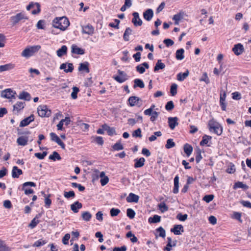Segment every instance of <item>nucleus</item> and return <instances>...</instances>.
Returning <instances> with one entry per match:
<instances>
[{
  "mask_svg": "<svg viewBox=\"0 0 251 251\" xmlns=\"http://www.w3.org/2000/svg\"><path fill=\"white\" fill-rule=\"evenodd\" d=\"M70 25L68 19L65 17L56 18L53 21V26L55 28H58L64 31Z\"/></svg>",
  "mask_w": 251,
  "mask_h": 251,
  "instance_id": "nucleus-1",
  "label": "nucleus"
},
{
  "mask_svg": "<svg viewBox=\"0 0 251 251\" xmlns=\"http://www.w3.org/2000/svg\"><path fill=\"white\" fill-rule=\"evenodd\" d=\"M41 47L40 45L28 46L22 51L21 55L26 58H29L41 49Z\"/></svg>",
  "mask_w": 251,
  "mask_h": 251,
  "instance_id": "nucleus-2",
  "label": "nucleus"
},
{
  "mask_svg": "<svg viewBox=\"0 0 251 251\" xmlns=\"http://www.w3.org/2000/svg\"><path fill=\"white\" fill-rule=\"evenodd\" d=\"M208 126L210 132H214L218 135H220L222 134L223 129L218 123H215L210 121L208 124Z\"/></svg>",
  "mask_w": 251,
  "mask_h": 251,
  "instance_id": "nucleus-3",
  "label": "nucleus"
},
{
  "mask_svg": "<svg viewBox=\"0 0 251 251\" xmlns=\"http://www.w3.org/2000/svg\"><path fill=\"white\" fill-rule=\"evenodd\" d=\"M28 18L25 16L24 13L21 12L17 14L15 16H12L10 20L12 23L13 25H16L21 20L23 19H27Z\"/></svg>",
  "mask_w": 251,
  "mask_h": 251,
  "instance_id": "nucleus-4",
  "label": "nucleus"
},
{
  "mask_svg": "<svg viewBox=\"0 0 251 251\" xmlns=\"http://www.w3.org/2000/svg\"><path fill=\"white\" fill-rule=\"evenodd\" d=\"M38 113L40 117H49L51 114V111L46 105H40L38 108Z\"/></svg>",
  "mask_w": 251,
  "mask_h": 251,
  "instance_id": "nucleus-5",
  "label": "nucleus"
},
{
  "mask_svg": "<svg viewBox=\"0 0 251 251\" xmlns=\"http://www.w3.org/2000/svg\"><path fill=\"white\" fill-rule=\"evenodd\" d=\"M118 73L119 75H114L113 78L119 83H123L127 79V75L124 72L118 70Z\"/></svg>",
  "mask_w": 251,
  "mask_h": 251,
  "instance_id": "nucleus-6",
  "label": "nucleus"
},
{
  "mask_svg": "<svg viewBox=\"0 0 251 251\" xmlns=\"http://www.w3.org/2000/svg\"><path fill=\"white\" fill-rule=\"evenodd\" d=\"M27 186L35 187L36 184L33 182H26L23 184L22 190L24 191L25 194L29 195L33 193V190L31 189H26Z\"/></svg>",
  "mask_w": 251,
  "mask_h": 251,
  "instance_id": "nucleus-7",
  "label": "nucleus"
},
{
  "mask_svg": "<svg viewBox=\"0 0 251 251\" xmlns=\"http://www.w3.org/2000/svg\"><path fill=\"white\" fill-rule=\"evenodd\" d=\"M36 7V9H35L32 11L31 13L32 14H38L40 12V5L39 3H33L31 2L29 5H28L26 7V9L27 10H29L31 8Z\"/></svg>",
  "mask_w": 251,
  "mask_h": 251,
  "instance_id": "nucleus-8",
  "label": "nucleus"
},
{
  "mask_svg": "<svg viewBox=\"0 0 251 251\" xmlns=\"http://www.w3.org/2000/svg\"><path fill=\"white\" fill-rule=\"evenodd\" d=\"M133 18L132 20V23L135 26H141L142 25V21L139 18L138 13L134 12L132 14Z\"/></svg>",
  "mask_w": 251,
  "mask_h": 251,
  "instance_id": "nucleus-9",
  "label": "nucleus"
},
{
  "mask_svg": "<svg viewBox=\"0 0 251 251\" xmlns=\"http://www.w3.org/2000/svg\"><path fill=\"white\" fill-rule=\"evenodd\" d=\"M60 70H64L65 73L72 72L74 70V66L72 63H62L60 66Z\"/></svg>",
  "mask_w": 251,
  "mask_h": 251,
  "instance_id": "nucleus-10",
  "label": "nucleus"
},
{
  "mask_svg": "<svg viewBox=\"0 0 251 251\" xmlns=\"http://www.w3.org/2000/svg\"><path fill=\"white\" fill-rule=\"evenodd\" d=\"M244 50L243 46L240 43L235 45L234 47L232 48V51L236 55L241 54L243 53Z\"/></svg>",
  "mask_w": 251,
  "mask_h": 251,
  "instance_id": "nucleus-11",
  "label": "nucleus"
},
{
  "mask_svg": "<svg viewBox=\"0 0 251 251\" xmlns=\"http://www.w3.org/2000/svg\"><path fill=\"white\" fill-rule=\"evenodd\" d=\"M16 93L13 92L10 89H7L2 91L1 96L2 97L6 99H11L14 97Z\"/></svg>",
  "mask_w": 251,
  "mask_h": 251,
  "instance_id": "nucleus-12",
  "label": "nucleus"
},
{
  "mask_svg": "<svg viewBox=\"0 0 251 251\" xmlns=\"http://www.w3.org/2000/svg\"><path fill=\"white\" fill-rule=\"evenodd\" d=\"M171 231L175 235H180L181 234V232H184L183 227L181 225H176L173 228L171 229Z\"/></svg>",
  "mask_w": 251,
  "mask_h": 251,
  "instance_id": "nucleus-13",
  "label": "nucleus"
},
{
  "mask_svg": "<svg viewBox=\"0 0 251 251\" xmlns=\"http://www.w3.org/2000/svg\"><path fill=\"white\" fill-rule=\"evenodd\" d=\"M177 121L178 118L176 117L168 118L169 126L171 129H174L178 125Z\"/></svg>",
  "mask_w": 251,
  "mask_h": 251,
  "instance_id": "nucleus-14",
  "label": "nucleus"
},
{
  "mask_svg": "<svg viewBox=\"0 0 251 251\" xmlns=\"http://www.w3.org/2000/svg\"><path fill=\"white\" fill-rule=\"evenodd\" d=\"M34 120L33 115H31L30 116L24 119L20 124V126L23 127L28 125L31 122Z\"/></svg>",
  "mask_w": 251,
  "mask_h": 251,
  "instance_id": "nucleus-15",
  "label": "nucleus"
},
{
  "mask_svg": "<svg viewBox=\"0 0 251 251\" xmlns=\"http://www.w3.org/2000/svg\"><path fill=\"white\" fill-rule=\"evenodd\" d=\"M82 204L78 201L75 202L71 205V209L75 213L78 212V210L81 208Z\"/></svg>",
  "mask_w": 251,
  "mask_h": 251,
  "instance_id": "nucleus-16",
  "label": "nucleus"
},
{
  "mask_svg": "<svg viewBox=\"0 0 251 251\" xmlns=\"http://www.w3.org/2000/svg\"><path fill=\"white\" fill-rule=\"evenodd\" d=\"M139 197L133 193H130L126 198V201L128 202H137L139 201Z\"/></svg>",
  "mask_w": 251,
  "mask_h": 251,
  "instance_id": "nucleus-17",
  "label": "nucleus"
},
{
  "mask_svg": "<svg viewBox=\"0 0 251 251\" xmlns=\"http://www.w3.org/2000/svg\"><path fill=\"white\" fill-rule=\"evenodd\" d=\"M94 28L91 25H88L83 27L82 32L83 33L92 35L94 33Z\"/></svg>",
  "mask_w": 251,
  "mask_h": 251,
  "instance_id": "nucleus-18",
  "label": "nucleus"
},
{
  "mask_svg": "<svg viewBox=\"0 0 251 251\" xmlns=\"http://www.w3.org/2000/svg\"><path fill=\"white\" fill-rule=\"evenodd\" d=\"M15 67V64L13 63H8L3 65L0 66V72H2L4 71H9Z\"/></svg>",
  "mask_w": 251,
  "mask_h": 251,
  "instance_id": "nucleus-19",
  "label": "nucleus"
},
{
  "mask_svg": "<svg viewBox=\"0 0 251 251\" xmlns=\"http://www.w3.org/2000/svg\"><path fill=\"white\" fill-rule=\"evenodd\" d=\"M23 174L22 170L18 168L17 166H14L12 170V176L13 178H18L19 176Z\"/></svg>",
  "mask_w": 251,
  "mask_h": 251,
  "instance_id": "nucleus-20",
  "label": "nucleus"
},
{
  "mask_svg": "<svg viewBox=\"0 0 251 251\" xmlns=\"http://www.w3.org/2000/svg\"><path fill=\"white\" fill-rule=\"evenodd\" d=\"M153 12L152 9H148L143 13L144 18L148 21H150L152 18Z\"/></svg>",
  "mask_w": 251,
  "mask_h": 251,
  "instance_id": "nucleus-21",
  "label": "nucleus"
},
{
  "mask_svg": "<svg viewBox=\"0 0 251 251\" xmlns=\"http://www.w3.org/2000/svg\"><path fill=\"white\" fill-rule=\"evenodd\" d=\"M149 69V65L147 62H144L142 65H138L136 67V70L140 74H143L145 72V68Z\"/></svg>",
  "mask_w": 251,
  "mask_h": 251,
  "instance_id": "nucleus-22",
  "label": "nucleus"
},
{
  "mask_svg": "<svg viewBox=\"0 0 251 251\" xmlns=\"http://www.w3.org/2000/svg\"><path fill=\"white\" fill-rule=\"evenodd\" d=\"M28 142V137L25 136H22L17 139V142L19 145L25 146Z\"/></svg>",
  "mask_w": 251,
  "mask_h": 251,
  "instance_id": "nucleus-23",
  "label": "nucleus"
},
{
  "mask_svg": "<svg viewBox=\"0 0 251 251\" xmlns=\"http://www.w3.org/2000/svg\"><path fill=\"white\" fill-rule=\"evenodd\" d=\"M79 71H85L87 73L89 72V63L88 62H85L84 63H81L79 64V66L78 67Z\"/></svg>",
  "mask_w": 251,
  "mask_h": 251,
  "instance_id": "nucleus-24",
  "label": "nucleus"
},
{
  "mask_svg": "<svg viewBox=\"0 0 251 251\" xmlns=\"http://www.w3.org/2000/svg\"><path fill=\"white\" fill-rule=\"evenodd\" d=\"M72 52L76 54L82 55L84 53V50L76 45H73L72 46Z\"/></svg>",
  "mask_w": 251,
  "mask_h": 251,
  "instance_id": "nucleus-25",
  "label": "nucleus"
},
{
  "mask_svg": "<svg viewBox=\"0 0 251 251\" xmlns=\"http://www.w3.org/2000/svg\"><path fill=\"white\" fill-rule=\"evenodd\" d=\"M67 52V47L64 45L61 47V48L58 49L57 51V55L59 57H62L63 55L66 54Z\"/></svg>",
  "mask_w": 251,
  "mask_h": 251,
  "instance_id": "nucleus-26",
  "label": "nucleus"
},
{
  "mask_svg": "<svg viewBox=\"0 0 251 251\" xmlns=\"http://www.w3.org/2000/svg\"><path fill=\"white\" fill-rule=\"evenodd\" d=\"M137 87L140 88H143L145 87V84L143 80L139 78H136L134 80L133 87L135 88Z\"/></svg>",
  "mask_w": 251,
  "mask_h": 251,
  "instance_id": "nucleus-27",
  "label": "nucleus"
},
{
  "mask_svg": "<svg viewBox=\"0 0 251 251\" xmlns=\"http://www.w3.org/2000/svg\"><path fill=\"white\" fill-rule=\"evenodd\" d=\"M211 136L207 135H204L202 137V139L200 142V145L204 146L205 145H207V146H210V145H207V144L210 141H211Z\"/></svg>",
  "mask_w": 251,
  "mask_h": 251,
  "instance_id": "nucleus-28",
  "label": "nucleus"
},
{
  "mask_svg": "<svg viewBox=\"0 0 251 251\" xmlns=\"http://www.w3.org/2000/svg\"><path fill=\"white\" fill-rule=\"evenodd\" d=\"M25 103L22 101H18L13 106V110L19 112L24 108Z\"/></svg>",
  "mask_w": 251,
  "mask_h": 251,
  "instance_id": "nucleus-29",
  "label": "nucleus"
},
{
  "mask_svg": "<svg viewBox=\"0 0 251 251\" xmlns=\"http://www.w3.org/2000/svg\"><path fill=\"white\" fill-rule=\"evenodd\" d=\"M242 188L244 190H247L249 188V186L245 184H244L242 182L238 181L236 182L233 185V189H236L237 188Z\"/></svg>",
  "mask_w": 251,
  "mask_h": 251,
  "instance_id": "nucleus-30",
  "label": "nucleus"
},
{
  "mask_svg": "<svg viewBox=\"0 0 251 251\" xmlns=\"http://www.w3.org/2000/svg\"><path fill=\"white\" fill-rule=\"evenodd\" d=\"M19 99L21 100H30V94L26 92L23 91L19 95Z\"/></svg>",
  "mask_w": 251,
  "mask_h": 251,
  "instance_id": "nucleus-31",
  "label": "nucleus"
},
{
  "mask_svg": "<svg viewBox=\"0 0 251 251\" xmlns=\"http://www.w3.org/2000/svg\"><path fill=\"white\" fill-rule=\"evenodd\" d=\"M135 163L134 164V167L135 168H140L144 166V163L145 161V159L143 157H141L139 159H135Z\"/></svg>",
  "mask_w": 251,
  "mask_h": 251,
  "instance_id": "nucleus-32",
  "label": "nucleus"
},
{
  "mask_svg": "<svg viewBox=\"0 0 251 251\" xmlns=\"http://www.w3.org/2000/svg\"><path fill=\"white\" fill-rule=\"evenodd\" d=\"M179 188V178L177 176H176L174 178V187L173 189V193L176 194L178 192Z\"/></svg>",
  "mask_w": 251,
  "mask_h": 251,
  "instance_id": "nucleus-33",
  "label": "nucleus"
},
{
  "mask_svg": "<svg viewBox=\"0 0 251 251\" xmlns=\"http://www.w3.org/2000/svg\"><path fill=\"white\" fill-rule=\"evenodd\" d=\"M92 214L88 211L83 212L81 214V217L83 220L86 222L89 221L92 218Z\"/></svg>",
  "mask_w": 251,
  "mask_h": 251,
  "instance_id": "nucleus-34",
  "label": "nucleus"
},
{
  "mask_svg": "<svg viewBox=\"0 0 251 251\" xmlns=\"http://www.w3.org/2000/svg\"><path fill=\"white\" fill-rule=\"evenodd\" d=\"M165 67V65L161 62V60H158L156 63L154 68V71H158L160 69H163Z\"/></svg>",
  "mask_w": 251,
  "mask_h": 251,
  "instance_id": "nucleus-35",
  "label": "nucleus"
},
{
  "mask_svg": "<svg viewBox=\"0 0 251 251\" xmlns=\"http://www.w3.org/2000/svg\"><path fill=\"white\" fill-rule=\"evenodd\" d=\"M139 100H140V98L135 96L130 97L128 99V102L131 106H134L136 102Z\"/></svg>",
  "mask_w": 251,
  "mask_h": 251,
  "instance_id": "nucleus-36",
  "label": "nucleus"
},
{
  "mask_svg": "<svg viewBox=\"0 0 251 251\" xmlns=\"http://www.w3.org/2000/svg\"><path fill=\"white\" fill-rule=\"evenodd\" d=\"M188 76V70H187L184 73H179L177 75V79L178 81L184 80Z\"/></svg>",
  "mask_w": 251,
  "mask_h": 251,
  "instance_id": "nucleus-37",
  "label": "nucleus"
},
{
  "mask_svg": "<svg viewBox=\"0 0 251 251\" xmlns=\"http://www.w3.org/2000/svg\"><path fill=\"white\" fill-rule=\"evenodd\" d=\"M132 29L130 27H127L126 28L125 33L124 34V39L126 41H128L129 39V36L132 33Z\"/></svg>",
  "mask_w": 251,
  "mask_h": 251,
  "instance_id": "nucleus-38",
  "label": "nucleus"
},
{
  "mask_svg": "<svg viewBox=\"0 0 251 251\" xmlns=\"http://www.w3.org/2000/svg\"><path fill=\"white\" fill-rule=\"evenodd\" d=\"M184 50L183 49H180L176 50V58L177 60H182L184 58Z\"/></svg>",
  "mask_w": 251,
  "mask_h": 251,
  "instance_id": "nucleus-39",
  "label": "nucleus"
},
{
  "mask_svg": "<svg viewBox=\"0 0 251 251\" xmlns=\"http://www.w3.org/2000/svg\"><path fill=\"white\" fill-rule=\"evenodd\" d=\"M49 158L50 160L55 161L56 159L60 160L61 159L58 153L55 151H53L52 154L49 156Z\"/></svg>",
  "mask_w": 251,
  "mask_h": 251,
  "instance_id": "nucleus-40",
  "label": "nucleus"
},
{
  "mask_svg": "<svg viewBox=\"0 0 251 251\" xmlns=\"http://www.w3.org/2000/svg\"><path fill=\"white\" fill-rule=\"evenodd\" d=\"M161 217L157 215H154L152 217H150L149 222L151 223H157L160 221Z\"/></svg>",
  "mask_w": 251,
  "mask_h": 251,
  "instance_id": "nucleus-41",
  "label": "nucleus"
},
{
  "mask_svg": "<svg viewBox=\"0 0 251 251\" xmlns=\"http://www.w3.org/2000/svg\"><path fill=\"white\" fill-rule=\"evenodd\" d=\"M0 251H11V249L6 245L4 241L0 240Z\"/></svg>",
  "mask_w": 251,
  "mask_h": 251,
  "instance_id": "nucleus-42",
  "label": "nucleus"
},
{
  "mask_svg": "<svg viewBox=\"0 0 251 251\" xmlns=\"http://www.w3.org/2000/svg\"><path fill=\"white\" fill-rule=\"evenodd\" d=\"M176 146L175 143L173 141V139H169L167 140V143L165 145V148L169 149L174 147Z\"/></svg>",
  "mask_w": 251,
  "mask_h": 251,
  "instance_id": "nucleus-43",
  "label": "nucleus"
},
{
  "mask_svg": "<svg viewBox=\"0 0 251 251\" xmlns=\"http://www.w3.org/2000/svg\"><path fill=\"white\" fill-rule=\"evenodd\" d=\"M167 240H168V243L167 244L166 247L165 248V250H166L167 251H170L171 250V247H172L173 246H175L176 244L174 243L173 244H172V239H171V237H168Z\"/></svg>",
  "mask_w": 251,
  "mask_h": 251,
  "instance_id": "nucleus-44",
  "label": "nucleus"
},
{
  "mask_svg": "<svg viewBox=\"0 0 251 251\" xmlns=\"http://www.w3.org/2000/svg\"><path fill=\"white\" fill-rule=\"evenodd\" d=\"M79 91L78 87L75 86L73 87V92L71 93V97L73 99L75 100L77 98V94Z\"/></svg>",
  "mask_w": 251,
  "mask_h": 251,
  "instance_id": "nucleus-45",
  "label": "nucleus"
},
{
  "mask_svg": "<svg viewBox=\"0 0 251 251\" xmlns=\"http://www.w3.org/2000/svg\"><path fill=\"white\" fill-rule=\"evenodd\" d=\"M158 207L159 208V209L162 212H164L168 210V207L164 202H161L159 204H158Z\"/></svg>",
  "mask_w": 251,
  "mask_h": 251,
  "instance_id": "nucleus-46",
  "label": "nucleus"
},
{
  "mask_svg": "<svg viewBox=\"0 0 251 251\" xmlns=\"http://www.w3.org/2000/svg\"><path fill=\"white\" fill-rule=\"evenodd\" d=\"M112 149L115 151H120L124 149V147L121 143L120 141L117 142L113 146Z\"/></svg>",
  "mask_w": 251,
  "mask_h": 251,
  "instance_id": "nucleus-47",
  "label": "nucleus"
},
{
  "mask_svg": "<svg viewBox=\"0 0 251 251\" xmlns=\"http://www.w3.org/2000/svg\"><path fill=\"white\" fill-rule=\"evenodd\" d=\"M162 135V133L160 131H156L154 132V135H151L149 138V140L151 142L155 141L156 139V136L160 137Z\"/></svg>",
  "mask_w": 251,
  "mask_h": 251,
  "instance_id": "nucleus-48",
  "label": "nucleus"
},
{
  "mask_svg": "<svg viewBox=\"0 0 251 251\" xmlns=\"http://www.w3.org/2000/svg\"><path fill=\"white\" fill-rule=\"evenodd\" d=\"M177 85L176 83H173L171 87L170 93L172 96H174L177 93Z\"/></svg>",
  "mask_w": 251,
  "mask_h": 251,
  "instance_id": "nucleus-49",
  "label": "nucleus"
},
{
  "mask_svg": "<svg viewBox=\"0 0 251 251\" xmlns=\"http://www.w3.org/2000/svg\"><path fill=\"white\" fill-rule=\"evenodd\" d=\"M120 212L121 211L120 209L112 208L110 209V214L111 216L115 217L117 216L120 213Z\"/></svg>",
  "mask_w": 251,
  "mask_h": 251,
  "instance_id": "nucleus-50",
  "label": "nucleus"
},
{
  "mask_svg": "<svg viewBox=\"0 0 251 251\" xmlns=\"http://www.w3.org/2000/svg\"><path fill=\"white\" fill-rule=\"evenodd\" d=\"M174 104L173 101H172V100L169 101L168 102H167V103H166V104L165 105V109L167 111H171L174 109Z\"/></svg>",
  "mask_w": 251,
  "mask_h": 251,
  "instance_id": "nucleus-51",
  "label": "nucleus"
},
{
  "mask_svg": "<svg viewBox=\"0 0 251 251\" xmlns=\"http://www.w3.org/2000/svg\"><path fill=\"white\" fill-rule=\"evenodd\" d=\"M127 216L130 218V219H133L135 217V212L134 211L131 209V208H128L127 209L126 211Z\"/></svg>",
  "mask_w": 251,
  "mask_h": 251,
  "instance_id": "nucleus-52",
  "label": "nucleus"
},
{
  "mask_svg": "<svg viewBox=\"0 0 251 251\" xmlns=\"http://www.w3.org/2000/svg\"><path fill=\"white\" fill-rule=\"evenodd\" d=\"M64 196L66 198L69 199L70 198H74L75 197V194L73 191H70L69 192H65Z\"/></svg>",
  "mask_w": 251,
  "mask_h": 251,
  "instance_id": "nucleus-53",
  "label": "nucleus"
},
{
  "mask_svg": "<svg viewBox=\"0 0 251 251\" xmlns=\"http://www.w3.org/2000/svg\"><path fill=\"white\" fill-rule=\"evenodd\" d=\"M214 197V196L213 195H205L203 198V200L206 201V202L208 203L213 200Z\"/></svg>",
  "mask_w": 251,
  "mask_h": 251,
  "instance_id": "nucleus-54",
  "label": "nucleus"
},
{
  "mask_svg": "<svg viewBox=\"0 0 251 251\" xmlns=\"http://www.w3.org/2000/svg\"><path fill=\"white\" fill-rule=\"evenodd\" d=\"M132 136L133 137H135L141 138L142 137L141 129L139 128L137 129L134 131L132 133Z\"/></svg>",
  "mask_w": 251,
  "mask_h": 251,
  "instance_id": "nucleus-55",
  "label": "nucleus"
},
{
  "mask_svg": "<svg viewBox=\"0 0 251 251\" xmlns=\"http://www.w3.org/2000/svg\"><path fill=\"white\" fill-rule=\"evenodd\" d=\"M36 218L37 216L31 221V223L29 225V226L32 228L35 227L39 223V220H38Z\"/></svg>",
  "mask_w": 251,
  "mask_h": 251,
  "instance_id": "nucleus-56",
  "label": "nucleus"
},
{
  "mask_svg": "<svg viewBox=\"0 0 251 251\" xmlns=\"http://www.w3.org/2000/svg\"><path fill=\"white\" fill-rule=\"evenodd\" d=\"M47 152L44 151L42 153L37 152L35 153V156L37 157L39 159H43L45 158V157L47 155Z\"/></svg>",
  "mask_w": 251,
  "mask_h": 251,
  "instance_id": "nucleus-57",
  "label": "nucleus"
},
{
  "mask_svg": "<svg viewBox=\"0 0 251 251\" xmlns=\"http://www.w3.org/2000/svg\"><path fill=\"white\" fill-rule=\"evenodd\" d=\"M187 214L182 215L181 213H179L177 215L176 218L180 221H184L187 219Z\"/></svg>",
  "mask_w": 251,
  "mask_h": 251,
  "instance_id": "nucleus-58",
  "label": "nucleus"
},
{
  "mask_svg": "<svg viewBox=\"0 0 251 251\" xmlns=\"http://www.w3.org/2000/svg\"><path fill=\"white\" fill-rule=\"evenodd\" d=\"M70 238V235L69 233L66 234L63 237L62 239V243L64 245H67L68 244V241L69 239Z\"/></svg>",
  "mask_w": 251,
  "mask_h": 251,
  "instance_id": "nucleus-59",
  "label": "nucleus"
},
{
  "mask_svg": "<svg viewBox=\"0 0 251 251\" xmlns=\"http://www.w3.org/2000/svg\"><path fill=\"white\" fill-rule=\"evenodd\" d=\"M46 242L44 240H38L33 245V247H39L45 244Z\"/></svg>",
  "mask_w": 251,
  "mask_h": 251,
  "instance_id": "nucleus-60",
  "label": "nucleus"
},
{
  "mask_svg": "<svg viewBox=\"0 0 251 251\" xmlns=\"http://www.w3.org/2000/svg\"><path fill=\"white\" fill-rule=\"evenodd\" d=\"M95 141L100 145H102L104 142L102 137L97 136L95 138Z\"/></svg>",
  "mask_w": 251,
  "mask_h": 251,
  "instance_id": "nucleus-61",
  "label": "nucleus"
},
{
  "mask_svg": "<svg viewBox=\"0 0 251 251\" xmlns=\"http://www.w3.org/2000/svg\"><path fill=\"white\" fill-rule=\"evenodd\" d=\"M157 231L159 232V236L161 237H165V230L162 227H159L156 229Z\"/></svg>",
  "mask_w": 251,
  "mask_h": 251,
  "instance_id": "nucleus-62",
  "label": "nucleus"
},
{
  "mask_svg": "<svg viewBox=\"0 0 251 251\" xmlns=\"http://www.w3.org/2000/svg\"><path fill=\"white\" fill-rule=\"evenodd\" d=\"M159 113L156 111H153V112L151 114V117L150 118V120L151 122H154L156 118L158 117Z\"/></svg>",
  "mask_w": 251,
  "mask_h": 251,
  "instance_id": "nucleus-63",
  "label": "nucleus"
},
{
  "mask_svg": "<svg viewBox=\"0 0 251 251\" xmlns=\"http://www.w3.org/2000/svg\"><path fill=\"white\" fill-rule=\"evenodd\" d=\"M164 43L167 47L171 46L174 45V41L170 39H166L163 41Z\"/></svg>",
  "mask_w": 251,
  "mask_h": 251,
  "instance_id": "nucleus-64",
  "label": "nucleus"
}]
</instances>
